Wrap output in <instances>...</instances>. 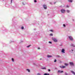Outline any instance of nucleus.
Segmentation results:
<instances>
[{
  "instance_id": "nucleus-30",
  "label": "nucleus",
  "mask_w": 75,
  "mask_h": 75,
  "mask_svg": "<svg viewBox=\"0 0 75 75\" xmlns=\"http://www.w3.org/2000/svg\"><path fill=\"white\" fill-rule=\"evenodd\" d=\"M48 72H50L51 71V70H50V69H48Z\"/></svg>"
},
{
  "instance_id": "nucleus-32",
  "label": "nucleus",
  "mask_w": 75,
  "mask_h": 75,
  "mask_svg": "<svg viewBox=\"0 0 75 75\" xmlns=\"http://www.w3.org/2000/svg\"><path fill=\"white\" fill-rule=\"evenodd\" d=\"M60 68H62V66H60Z\"/></svg>"
},
{
  "instance_id": "nucleus-16",
  "label": "nucleus",
  "mask_w": 75,
  "mask_h": 75,
  "mask_svg": "<svg viewBox=\"0 0 75 75\" xmlns=\"http://www.w3.org/2000/svg\"><path fill=\"white\" fill-rule=\"evenodd\" d=\"M50 36H53V34H52V33H51L50 34Z\"/></svg>"
},
{
  "instance_id": "nucleus-31",
  "label": "nucleus",
  "mask_w": 75,
  "mask_h": 75,
  "mask_svg": "<svg viewBox=\"0 0 75 75\" xmlns=\"http://www.w3.org/2000/svg\"><path fill=\"white\" fill-rule=\"evenodd\" d=\"M1 1H4V0H0Z\"/></svg>"
},
{
  "instance_id": "nucleus-20",
  "label": "nucleus",
  "mask_w": 75,
  "mask_h": 75,
  "mask_svg": "<svg viewBox=\"0 0 75 75\" xmlns=\"http://www.w3.org/2000/svg\"><path fill=\"white\" fill-rule=\"evenodd\" d=\"M21 29H22V30H23V29H24V27L23 26L21 28Z\"/></svg>"
},
{
  "instance_id": "nucleus-17",
  "label": "nucleus",
  "mask_w": 75,
  "mask_h": 75,
  "mask_svg": "<svg viewBox=\"0 0 75 75\" xmlns=\"http://www.w3.org/2000/svg\"><path fill=\"white\" fill-rule=\"evenodd\" d=\"M54 62H57V59H54Z\"/></svg>"
},
{
  "instance_id": "nucleus-42",
  "label": "nucleus",
  "mask_w": 75,
  "mask_h": 75,
  "mask_svg": "<svg viewBox=\"0 0 75 75\" xmlns=\"http://www.w3.org/2000/svg\"><path fill=\"white\" fill-rule=\"evenodd\" d=\"M23 5H25V4H24V3L23 2Z\"/></svg>"
},
{
  "instance_id": "nucleus-39",
  "label": "nucleus",
  "mask_w": 75,
  "mask_h": 75,
  "mask_svg": "<svg viewBox=\"0 0 75 75\" xmlns=\"http://www.w3.org/2000/svg\"><path fill=\"white\" fill-rule=\"evenodd\" d=\"M50 31H52V32H53V30H50Z\"/></svg>"
},
{
  "instance_id": "nucleus-14",
  "label": "nucleus",
  "mask_w": 75,
  "mask_h": 75,
  "mask_svg": "<svg viewBox=\"0 0 75 75\" xmlns=\"http://www.w3.org/2000/svg\"><path fill=\"white\" fill-rule=\"evenodd\" d=\"M26 70L27 71H28L29 72H30V69H26Z\"/></svg>"
},
{
  "instance_id": "nucleus-19",
  "label": "nucleus",
  "mask_w": 75,
  "mask_h": 75,
  "mask_svg": "<svg viewBox=\"0 0 75 75\" xmlns=\"http://www.w3.org/2000/svg\"><path fill=\"white\" fill-rule=\"evenodd\" d=\"M12 61L13 62H14V60L13 58L12 59Z\"/></svg>"
},
{
  "instance_id": "nucleus-50",
  "label": "nucleus",
  "mask_w": 75,
  "mask_h": 75,
  "mask_svg": "<svg viewBox=\"0 0 75 75\" xmlns=\"http://www.w3.org/2000/svg\"><path fill=\"white\" fill-rule=\"evenodd\" d=\"M10 43H11V42H10Z\"/></svg>"
},
{
  "instance_id": "nucleus-37",
  "label": "nucleus",
  "mask_w": 75,
  "mask_h": 75,
  "mask_svg": "<svg viewBox=\"0 0 75 75\" xmlns=\"http://www.w3.org/2000/svg\"><path fill=\"white\" fill-rule=\"evenodd\" d=\"M59 7H62V5H61L59 6Z\"/></svg>"
},
{
  "instance_id": "nucleus-25",
  "label": "nucleus",
  "mask_w": 75,
  "mask_h": 75,
  "mask_svg": "<svg viewBox=\"0 0 75 75\" xmlns=\"http://www.w3.org/2000/svg\"><path fill=\"white\" fill-rule=\"evenodd\" d=\"M49 44H52V42L49 41Z\"/></svg>"
},
{
  "instance_id": "nucleus-26",
  "label": "nucleus",
  "mask_w": 75,
  "mask_h": 75,
  "mask_svg": "<svg viewBox=\"0 0 75 75\" xmlns=\"http://www.w3.org/2000/svg\"><path fill=\"white\" fill-rule=\"evenodd\" d=\"M54 69L57 70V69H58V68H57V67H55V69Z\"/></svg>"
},
{
  "instance_id": "nucleus-22",
  "label": "nucleus",
  "mask_w": 75,
  "mask_h": 75,
  "mask_svg": "<svg viewBox=\"0 0 75 75\" xmlns=\"http://www.w3.org/2000/svg\"><path fill=\"white\" fill-rule=\"evenodd\" d=\"M65 68V66H62V68Z\"/></svg>"
},
{
  "instance_id": "nucleus-3",
  "label": "nucleus",
  "mask_w": 75,
  "mask_h": 75,
  "mask_svg": "<svg viewBox=\"0 0 75 75\" xmlns=\"http://www.w3.org/2000/svg\"><path fill=\"white\" fill-rule=\"evenodd\" d=\"M52 39L53 40L54 42H58V40H56V39H55V38H52Z\"/></svg>"
},
{
  "instance_id": "nucleus-49",
  "label": "nucleus",
  "mask_w": 75,
  "mask_h": 75,
  "mask_svg": "<svg viewBox=\"0 0 75 75\" xmlns=\"http://www.w3.org/2000/svg\"><path fill=\"white\" fill-rule=\"evenodd\" d=\"M11 42H14V41H11Z\"/></svg>"
},
{
  "instance_id": "nucleus-12",
  "label": "nucleus",
  "mask_w": 75,
  "mask_h": 75,
  "mask_svg": "<svg viewBox=\"0 0 75 75\" xmlns=\"http://www.w3.org/2000/svg\"><path fill=\"white\" fill-rule=\"evenodd\" d=\"M44 75H50V74L49 73H45L44 74Z\"/></svg>"
},
{
  "instance_id": "nucleus-1",
  "label": "nucleus",
  "mask_w": 75,
  "mask_h": 75,
  "mask_svg": "<svg viewBox=\"0 0 75 75\" xmlns=\"http://www.w3.org/2000/svg\"><path fill=\"white\" fill-rule=\"evenodd\" d=\"M68 37L70 41H74V39L72 38V36H69Z\"/></svg>"
},
{
  "instance_id": "nucleus-35",
  "label": "nucleus",
  "mask_w": 75,
  "mask_h": 75,
  "mask_svg": "<svg viewBox=\"0 0 75 75\" xmlns=\"http://www.w3.org/2000/svg\"><path fill=\"white\" fill-rule=\"evenodd\" d=\"M12 1H13V0H11V3H12Z\"/></svg>"
},
{
  "instance_id": "nucleus-41",
  "label": "nucleus",
  "mask_w": 75,
  "mask_h": 75,
  "mask_svg": "<svg viewBox=\"0 0 75 75\" xmlns=\"http://www.w3.org/2000/svg\"><path fill=\"white\" fill-rule=\"evenodd\" d=\"M33 65H36V64H33Z\"/></svg>"
},
{
  "instance_id": "nucleus-46",
  "label": "nucleus",
  "mask_w": 75,
  "mask_h": 75,
  "mask_svg": "<svg viewBox=\"0 0 75 75\" xmlns=\"http://www.w3.org/2000/svg\"><path fill=\"white\" fill-rule=\"evenodd\" d=\"M21 42H23V41H21Z\"/></svg>"
},
{
  "instance_id": "nucleus-11",
  "label": "nucleus",
  "mask_w": 75,
  "mask_h": 75,
  "mask_svg": "<svg viewBox=\"0 0 75 75\" xmlns=\"http://www.w3.org/2000/svg\"><path fill=\"white\" fill-rule=\"evenodd\" d=\"M68 1H69L70 3H72V2L73 1L72 0H69Z\"/></svg>"
},
{
  "instance_id": "nucleus-27",
  "label": "nucleus",
  "mask_w": 75,
  "mask_h": 75,
  "mask_svg": "<svg viewBox=\"0 0 75 75\" xmlns=\"http://www.w3.org/2000/svg\"><path fill=\"white\" fill-rule=\"evenodd\" d=\"M34 2H35V3H36V2H37V0H34Z\"/></svg>"
},
{
  "instance_id": "nucleus-33",
  "label": "nucleus",
  "mask_w": 75,
  "mask_h": 75,
  "mask_svg": "<svg viewBox=\"0 0 75 75\" xmlns=\"http://www.w3.org/2000/svg\"><path fill=\"white\" fill-rule=\"evenodd\" d=\"M57 57H60V56L59 55H57L56 56Z\"/></svg>"
},
{
  "instance_id": "nucleus-40",
  "label": "nucleus",
  "mask_w": 75,
  "mask_h": 75,
  "mask_svg": "<svg viewBox=\"0 0 75 75\" xmlns=\"http://www.w3.org/2000/svg\"><path fill=\"white\" fill-rule=\"evenodd\" d=\"M38 50H40V48L39 47H38Z\"/></svg>"
},
{
  "instance_id": "nucleus-28",
  "label": "nucleus",
  "mask_w": 75,
  "mask_h": 75,
  "mask_svg": "<svg viewBox=\"0 0 75 75\" xmlns=\"http://www.w3.org/2000/svg\"><path fill=\"white\" fill-rule=\"evenodd\" d=\"M63 25L64 27H65V24H63Z\"/></svg>"
},
{
  "instance_id": "nucleus-44",
  "label": "nucleus",
  "mask_w": 75,
  "mask_h": 75,
  "mask_svg": "<svg viewBox=\"0 0 75 75\" xmlns=\"http://www.w3.org/2000/svg\"><path fill=\"white\" fill-rule=\"evenodd\" d=\"M34 30H35V29H34Z\"/></svg>"
},
{
  "instance_id": "nucleus-10",
  "label": "nucleus",
  "mask_w": 75,
  "mask_h": 75,
  "mask_svg": "<svg viewBox=\"0 0 75 75\" xmlns=\"http://www.w3.org/2000/svg\"><path fill=\"white\" fill-rule=\"evenodd\" d=\"M47 57L48 58H50L51 57H52V56L51 55H47Z\"/></svg>"
},
{
  "instance_id": "nucleus-48",
  "label": "nucleus",
  "mask_w": 75,
  "mask_h": 75,
  "mask_svg": "<svg viewBox=\"0 0 75 75\" xmlns=\"http://www.w3.org/2000/svg\"><path fill=\"white\" fill-rule=\"evenodd\" d=\"M73 21H74V20L73 19Z\"/></svg>"
},
{
  "instance_id": "nucleus-7",
  "label": "nucleus",
  "mask_w": 75,
  "mask_h": 75,
  "mask_svg": "<svg viewBox=\"0 0 75 75\" xmlns=\"http://www.w3.org/2000/svg\"><path fill=\"white\" fill-rule=\"evenodd\" d=\"M43 8H44V9H47V6L45 5H43Z\"/></svg>"
},
{
  "instance_id": "nucleus-21",
  "label": "nucleus",
  "mask_w": 75,
  "mask_h": 75,
  "mask_svg": "<svg viewBox=\"0 0 75 75\" xmlns=\"http://www.w3.org/2000/svg\"><path fill=\"white\" fill-rule=\"evenodd\" d=\"M8 6V5H7V4H6L5 5V6L6 7H8V6Z\"/></svg>"
},
{
  "instance_id": "nucleus-45",
  "label": "nucleus",
  "mask_w": 75,
  "mask_h": 75,
  "mask_svg": "<svg viewBox=\"0 0 75 75\" xmlns=\"http://www.w3.org/2000/svg\"><path fill=\"white\" fill-rule=\"evenodd\" d=\"M40 59L41 60L42 59Z\"/></svg>"
},
{
  "instance_id": "nucleus-34",
  "label": "nucleus",
  "mask_w": 75,
  "mask_h": 75,
  "mask_svg": "<svg viewBox=\"0 0 75 75\" xmlns=\"http://www.w3.org/2000/svg\"><path fill=\"white\" fill-rule=\"evenodd\" d=\"M37 75H41V74L40 73H38Z\"/></svg>"
},
{
  "instance_id": "nucleus-13",
  "label": "nucleus",
  "mask_w": 75,
  "mask_h": 75,
  "mask_svg": "<svg viewBox=\"0 0 75 75\" xmlns=\"http://www.w3.org/2000/svg\"><path fill=\"white\" fill-rule=\"evenodd\" d=\"M41 69H45L46 70V68L45 67H42V68H41Z\"/></svg>"
},
{
  "instance_id": "nucleus-36",
  "label": "nucleus",
  "mask_w": 75,
  "mask_h": 75,
  "mask_svg": "<svg viewBox=\"0 0 75 75\" xmlns=\"http://www.w3.org/2000/svg\"><path fill=\"white\" fill-rule=\"evenodd\" d=\"M56 2H54V4H56Z\"/></svg>"
},
{
  "instance_id": "nucleus-23",
  "label": "nucleus",
  "mask_w": 75,
  "mask_h": 75,
  "mask_svg": "<svg viewBox=\"0 0 75 75\" xmlns=\"http://www.w3.org/2000/svg\"><path fill=\"white\" fill-rule=\"evenodd\" d=\"M67 13H69V10H67Z\"/></svg>"
},
{
  "instance_id": "nucleus-24",
  "label": "nucleus",
  "mask_w": 75,
  "mask_h": 75,
  "mask_svg": "<svg viewBox=\"0 0 75 75\" xmlns=\"http://www.w3.org/2000/svg\"><path fill=\"white\" fill-rule=\"evenodd\" d=\"M65 75H68V74H67V72H65Z\"/></svg>"
},
{
  "instance_id": "nucleus-15",
  "label": "nucleus",
  "mask_w": 75,
  "mask_h": 75,
  "mask_svg": "<svg viewBox=\"0 0 75 75\" xmlns=\"http://www.w3.org/2000/svg\"><path fill=\"white\" fill-rule=\"evenodd\" d=\"M64 65H65L66 66H68V64H67V63H65Z\"/></svg>"
},
{
  "instance_id": "nucleus-4",
  "label": "nucleus",
  "mask_w": 75,
  "mask_h": 75,
  "mask_svg": "<svg viewBox=\"0 0 75 75\" xmlns=\"http://www.w3.org/2000/svg\"><path fill=\"white\" fill-rule=\"evenodd\" d=\"M61 52L62 53H63V54L65 53V49H62L61 50Z\"/></svg>"
},
{
  "instance_id": "nucleus-18",
  "label": "nucleus",
  "mask_w": 75,
  "mask_h": 75,
  "mask_svg": "<svg viewBox=\"0 0 75 75\" xmlns=\"http://www.w3.org/2000/svg\"><path fill=\"white\" fill-rule=\"evenodd\" d=\"M30 46H31V45L28 46H27V47L28 48H29V47H30Z\"/></svg>"
},
{
  "instance_id": "nucleus-47",
  "label": "nucleus",
  "mask_w": 75,
  "mask_h": 75,
  "mask_svg": "<svg viewBox=\"0 0 75 75\" xmlns=\"http://www.w3.org/2000/svg\"><path fill=\"white\" fill-rule=\"evenodd\" d=\"M47 15H48V16H49V14H48Z\"/></svg>"
},
{
  "instance_id": "nucleus-2",
  "label": "nucleus",
  "mask_w": 75,
  "mask_h": 75,
  "mask_svg": "<svg viewBox=\"0 0 75 75\" xmlns=\"http://www.w3.org/2000/svg\"><path fill=\"white\" fill-rule=\"evenodd\" d=\"M69 63L71 66H74V64L73 62H70Z\"/></svg>"
},
{
  "instance_id": "nucleus-8",
  "label": "nucleus",
  "mask_w": 75,
  "mask_h": 75,
  "mask_svg": "<svg viewBox=\"0 0 75 75\" xmlns=\"http://www.w3.org/2000/svg\"><path fill=\"white\" fill-rule=\"evenodd\" d=\"M58 72H60V73H62V72H64L63 71H61L60 70H58Z\"/></svg>"
},
{
  "instance_id": "nucleus-9",
  "label": "nucleus",
  "mask_w": 75,
  "mask_h": 75,
  "mask_svg": "<svg viewBox=\"0 0 75 75\" xmlns=\"http://www.w3.org/2000/svg\"><path fill=\"white\" fill-rule=\"evenodd\" d=\"M71 73L73 74H74V75H75V73L74 71H71Z\"/></svg>"
},
{
  "instance_id": "nucleus-43",
  "label": "nucleus",
  "mask_w": 75,
  "mask_h": 75,
  "mask_svg": "<svg viewBox=\"0 0 75 75\" xmlns=\"http://www.w3.org/2000/svg\"><path fill=\"white\" fill-rule=\"evenodd\" d=\"M71 51H74V50H71Z\"/></svg>"
},
{
  "instance_id": "nucleus-29",
  "label": "nucleus",
  "mask_w": 75,
  "mask_h": 75,
  "mask_svg": "<svg viewBox=\"0 0 75 75\" xmlns=\"http://www.w3.org/2000/svg\"><path fill=\"white\" fill-rule=\"evenodd\" d=\"M50 4H51V5H52V3L50 2Z\"/></svg>"
},
{
  "instance_id": "nucleus-38",
  "label": "nucleus",
  "mask_w": 75,
  "mask_h": 75,
  "mask_svg": "<svg viewBox=\"0 0 75 75\" xmlns=\"http://www.w3.org/2000/svg\"><path fill=\"white\" fill-rule=\"evenodd\" d=\"M66 7L67 8H68V7H69V6H68V5H67L66 6Z\"/></svg>"
},
{
  "instance_id": "nucleus-5",
  "label": "nucleus",
  "mask_w": 75,
  "mask_h": 75,
  "mask_svg": "<svg viewBox=\"0 0 75 75\" xmlns=\"http://www.w3.org/2000/svg\"><path fill=\"white\" fill-rule=\"evenodd\" d=\"M61 11L62 13H64V12L65 11V10L64 9H62L61 10Z\"/></svg>"
},
{
  "instance_id": "nucleus-6",
  "label": "nucleus",
  "mask_w": 75,
  "mask_h": 75,
  "mask_svg": "<svg viewBox=\"0 0 75 75\" xmlns=\"http://www.w3.org/2000/svg\"><path fill=\"white\" fill-rule=\"evenodd\" d=\"M70 46L73 47H75V45L73 43H71L70 44Z\"/></svg>"
}]
</instances>
